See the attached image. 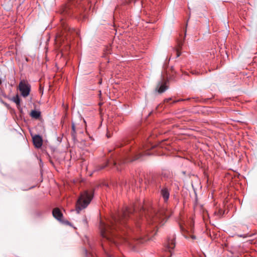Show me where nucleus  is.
<instances>
[{"instance_id": "12", "label": "nucleus", "mask_w": 257, "mask_h": 257, "mask_svg": "<svg viewBox=\"0 0 257 257\" xmlns=\"http://www.w3.org/2000/svg\"><path fill=\"white\" fill-rule=\"evenodd\" d=\"M127 233L128 235H127V236L125 237H120V243H125L130 246H133V243L132 241L134 239V238L131 236V235L129 234V233Z\"/></svg>"}, {"instance_id": "9", "label": "nucleus", "mask_w": 257, "mask_h": 257, "mask_svg": "<svg viewBox=\"0 0 257 257\" xmlns=\"http://www.w3.org/2000/svg\"><path fill=\"white\" fill-rule=\"evenodd\" d=\"M175 235L173 234L168 237L166 243V247L170 252L175 247Z\"/></svg>"}, {"instance_id": "23", "label": "nucleus", "mask_w": 257, "mask_h": 257, "mask_svg": "<svg viewBox=\"0 0 257 257\" xmlns=\"http://www.w3.org/2000/svg\"><path fill=\"white\" fill-rule=\"evenodd\" d=\"M171 100V98H169L166 99V102H168Z\"/></svg>"}, {"instance_id": "4", "label": "nucleus", "mask_w": 257, "mask_h": 257, "mask_svg": "<svg viewBox=\"0 0 257 257\" xmlns=\"http://www.w3.org/2000/svg\"><path fill=\"white\" fill-rule=\"evenodd\" d=\"M93 196V192L90 191L85 190L81 193L76 204V210L78 213L81 210L87 207L90 203Z\"/></svg>"}, {"instance_id": "2", "label": "nucleus", "mask_w": 257, "mask_h": 257, "mask_svg": "<svg viewBox=\"0 0 257 257\" xmlns=\"http://www.w3.org/2000/svg\"><path fill=\"white\" fill-rule=\"evenodd\" d=\"M154 147V146L152 145H143L142 148H140L139 150L136 149L131 152L127 153L118 164L115 161H113L112 165L116 168L117 171H121L122 164L139 160L144 155H150V153L146 152Z\"/></svg>"}, {"instance_id": "15", "label": "nucleus", "mask_w": 257, "mask_h": 257, "mask_svg": "<svg viewBox=\"0 0 257 257\" xmlns=\"http://www.w3.org/2000/svg\"><path fill=\"white\" fill-rule=\"evenodd\" d=\"M61 13L63 16L69 15L71 14V11L67 7H64L62 10H61Z\"/></svg>"}, {"instance_id": "10", "label": "nucleus", "mask_w": 257, "mask_h": 257, "mask_svg": "<svg viewBox=\"0 0 257 257\" xmlns=\"http://www.w3.org/2000/svg\"><path fill=\"white\" fill-rule=\"evenodd\" d=\"M33 142L36 148H40L42 146L43 140L40 136L36 135L33 137Z\"/></svg>"}, {"instance_id": "24", "label": "nucleus", "mask_w": 257, "mask_h": 257, "mask_svg": "<svg viewBox=\"0 0 257 257\" xmlns=\"http://www.w3.org/2000/svg\"><path fill=\"white\" fill-rule=\"evenodd\" d=\"M99 84H101V80H100V81H99Z\"/></svg>"}, {"instance_id": "1", "label": "nucleus", "mask_w": 257, "mask_h": 257, "mask_svg": "<svg viewBox=\"0 0 257 257\" xmlns=\"http://www.w3.org/2000/svg\"><path fill=\"white\" fill-rule=\"evenodd\" d=\"M134 211L135 209L125 207L122 211L112 215L107 223L101 221L100 230L102 237L114 243H117L115 239L116 237L115 232L118 229L123 230V228H127L126 222L132 215H134Z\"/></svg>"}, {"instance_id": "18", "label": "nucleus", "mask_w": 257, "mask_h": 257, "mask_svg": "<svg viewBox=\"0 0 257 257\" xmlns=\"http://www.w3.org/2000/svg\"><path fill=\"white\" fill-rule=\"evenodd\" d=\"M183 45L182 42H180L178 44L179 48L176 51V54H177V57H178L181 55V52L179 50V49L181 48L182 45Z\"/></svg>"}, {"instance_id": "26", "label": "nucleus", "mask_w": 257, "mask_h": 257, "mask_svg": "<svg viewBox=\"0 0 257 257\" xmlns=\"http://www.w3.org/2000/svg\"><path fill=\"white\" fill-rule=\"evenodd\" d=\"M2 84V81L0 79V85Z\"/></svg>"}, {"instance_id": "25", "label": "nucleus", "mask_w": 257, "mask_h": 257, "mask_svg": "<svg viewBox=\"0 0 257 257\" xmlns=\"http://www.w3.org/2000/svg\"><path fill=\"white\" fill-rule=\"evenodd\" d=\"M130 229V231H133V232L134 231V230H132V229Z\"/></svg>"}, {"instance_id": "22", "label": "nucleus", "mask_w": 257, "mask_h": 257, "mask_svg": "<svg viewBox=\"0 0 257 257\" xmlns=\"http://www.w3.org/2000/svg\"><path fill=\"white\" fill-rule=\"evenodd\" d=\"M191 238H192V239H196V236H194V235H191Z\"/></svg>"}, {"instance_id": "8", "label": "nucleus", "mask_w": 257, "mask_h": 257, "mask_svg": "<svg viewBox=\"0 0 257 257\" xmlns=\"http://www.w3.org/2000/svg\"><path fill=\"white\" fill-rule=\"evenodd\" d=\"M168 81V80L165 78V76H161V80L158 82L157 87L159 93H163L168 89V86L166 85Z\"/></svg>"}, {"instance_id": "11", "label": "nucleus", "mask_w": 257, "mask_h": 257, "mask_svg": "<svg viewBox=\"0 0 257 257\" xmlns=\"http://www.w3.org/2000/svg\"><path fill=\"white\" fill-rule=\"evenodd\" d=\"M160 193L164 201L167 202L170 197V190L167 187H164L161 189Z\"/></svg>"}, {"instance_id": "3", "label": "nucleus", "mask_w": 257, "mask_h": 257, "mask_svg": "<svg viewBox=\"0 0 257 257\" xmlns=\"http://www.w3.org/2000/svg\"><path fill=\"white\" fill-rule=\"evenodd\" d=\"M141 220L147 221L149 224L154 225L156 227L159 224H163L162 222L166 219L168 216L163 211L157 212L153 208L151 207L147 209L144 207L141 210Z\"/></svg>"}, {"instance_id": "21", "label": "nucleus", "mask_w": 257, "mask_h": 257, "mask_svg": "<svg viewBox=\"0 0 257 257\" xmlns=\"http://www.w3.org/2000/svg\"><path fill=\"white\" fill-rule=\"evenodd\" d=\"M81 17L83 20H84L85 19V15H83L81 16L80 17V19H81Z\"/></svg>"}, {"instance_id": "13", "label": "nucleus", "mask_w": 257, "mask_h": 257, "mask_svg": "<svg viewBox=\"0 0 257 257\" xmlns=\"http://www.w3.org/2000/svg\"><path fill=\"white\" fill-rule=\"evenodd\" d=\"M12 100L14 101L15 103H16L18 108H19L20 106L21 99L20 98L18 94L14 96L12 98Z\"/></svg>"}, {"instance_id": "20", "label": "nucleus", "mask_w": 257, "mask_h": 257, "mask_svg": "<svg viewBox=\"0 0 257 257\" xmlns=\"http://www.w3.org/2000/svg\"><path fill=\"white\" fill-rule=\"evenodd\" d=\"M72 130L73 133H75V125L74 124H72Z\"/></svg>"}, {"instance_id": "6", "label": "nucleus", "mask_w": 257, "mask_h": 257, "mask_svg": "<svg viewBox=\"0 0 257 257\" xmlns=\"http://www.w3.org/2000/svg\"><path fill=\"white\" fill-rule=\"evenodd\" d=\"M18 87L21 94L23 97H26L30 94L31 87L28 82L21 81L19 83Z\"/></svg>"}, {"instance_id": "5", "label": "nucleus", "mask_w": 257, "mask_h": 257, "mask_svg": "<svg viewBox=\"0 0 257 257\" xmlns=\"http://www.w3.org/2000/svg\"><path fill=\"white\" fill-rule=\"evenodd\" d=\"M61 25L63 31L61 34H58L55 38L56 43L58 44H64L65 41L67 42L70 41L71 40H68V35L69 34H71L75 31L74 29H71L62 19H61Z\"/></svg>"}, {"instance_id": "14", "label": "nucleus", "mask_w": 257, "mask_h": 257, "mask_svg": "<svg viewBox=\"0 0 257 257\" xmlns=\"http://www.w3.org/2000/svg\"><path fill=\"white\" fill-rule=\"evenodd\" d=\"M30 115L32 117L38 119L41 115V112L39 111L34 110L31 111Z\"/></svg>"}, {"instance_id": "16", "label": "nucleus", "mask_w": 257, "mask_h": 257, "mask_svg": "<svg viewBox=\"0 0 257 257\" xmlns=\"http://www.w3.org/2000/svg\"><path fill=\"white\" fill-rule=\"evenodd\" d=\"M139 216H137V220H134L135 221V223L136 224V227L137 228H139V226H140V220L141 219V216H142V214H141V211H140V212L139 213ZM137 216H138V214H137Z\"/></svg>"}, {"instance_id": "19", "label": "nucleus", "mask_w": 257, "mask_h": 257, "mask_svg": "<svg viewBox=\"0 0 257 257\" xmlns=\"http://www.w3.org/2000/svg\"><path fill=\"white\" fill-rule=\"evenodd\" d=\"M191 73L193 74H195V75H198L200 74V73L197 71H196V70H192L191 71Z\"/></svg>"}, {"instance_id": "7", "label": "nucleus", "mask_w": 257, "mask_h": 257, "mask_svg": "<svg viewBox=\"0 0 257 257\" xmlns=\"http://www.w3.org/2000/svg\"><path fill=\"white\" fill-rule=\"evenodd\" d=\"M53 217L60 222L65 224H70V222L67 220L63 219V215L60 210L58 208L53 209L52 211Z\"/></svg>"}, {"instance_id": "17", "label": "nucleus", "mask_w": 257, "mask_h": 257, "mask_svg": "<svg viewBox=\"0 0 257 257\" xmlns=\"http://www.w3.org/2000/svg\"><path fill=\"white\" fill-rule=\"evenodd\" d=\"M110 164V163L109 161H107L105 163L104 165L98 166V167H97L95 170L99 171V170H102V169H104L105 167H106V166H107L108 165H109Z\"/></svg>"}]
</instances>
